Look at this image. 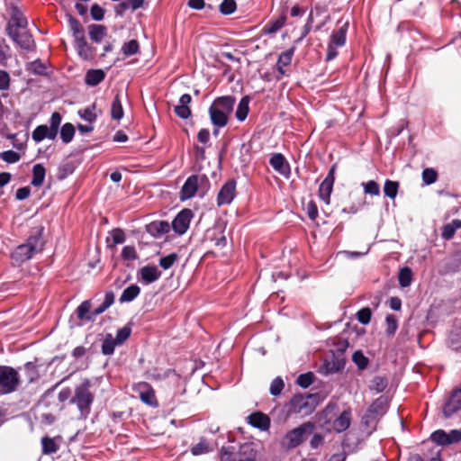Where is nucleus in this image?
Returning a JSON list of instances; mask_svg holds the SVG:
<instances>
[{"label": "nucleus", "mask_w": 461, "mask_h": 461, "mask_svg": "<svg viewBox=\"0 0 461 461\" xmlns=\"http://www.w3.org/2000/svg\"><path fill=\"white\" fill-rule=\"evenodd\" d=\"M294 53V49L290 48L289 50L282 52L279 55V58L277 59L276 67L278 73L281 76H284L285 74V68L291 64Z\"/></svg>", "instance_id": "nucleus-23"}, {"label": "nucleus", "mask_w": 461, "mask_h": 461, "mask_svg": "<svg viewBox=\"0 0 461 461\" xmlns=\"http://www.w3.org/2000/svg\"><path fill=\"white\" fill-rule=\"evenodd\" d=\"M249 97L247 95L243 96L238 104L236 113H235V116L238 121L243 122L247 118L249 111Z\"/></svg>", "instance_id": "nucleus-33"}, {"label": "nucleus", "mask_w": 461, "mask_h": 461, "mask_svg": "<svg viewBox=\"0 0 461 461\" xmlns=\"http://www.w3.org/2000/svg\"><path fill=\"white\" fill-rule=\"evenodd\" d=\"M144 0H125L120 5V8L125 10L131 8L132 10H136L142 6Z\"/></svg>", "instance_id": "nucleus-64"}, {"label": "nucleus", "mask_w": 461, "mask_h": 461, "mask_svg": "<svg viewBox=\"0 0 461 461\" xmlns=\"http://www.w3.org/2000/svg\"><path fill=\"white\" fill-rule=\"evenodd\" d=\"M285 21H286V17H285V15L283 14L280 17H278L276 20L268 23L264 27V32L267 34L275 33L277 31H279L281 28L284 27V25L285 24Z\"/></svg>", "instance_id": "nucleus-37"}, {"label": "nucleus", "mask_w": 461, "mask_h": 461, "mask_svg": "<svg viewBox=\"0 0 461 461\" xmlns=\"http://www.w3.org/2000/svg\"><path fill=\"white\" fill-rule=\"evenodd\" d=\"M113 246L122 244L125 241V234L121 229H114L111 231Z\"/></svg>", "instance_id": "nucleus-59"}, {"label": "nucleus", "mask_w": 461, "mask_h": 461, "mask_svg": "<svg viewBox=\"0 0 461 461\" xmlns=\"http://www.w3.org/2000/svg\"><path fill=\"white\" fill-rule=\"evenodd\" d=\"M28 71L32 72L34 75H46L47 74V67L46 64L41 62V60H35L31 62L27 68Z\"/></svg>", "instance_id": "nucleus-45"}, {"label": "nucleus", "mask_w": 461, "mask_h": 461, "mask_svg": "<svg viewBox=\"0 0 461 461\" xmlns=\"http://www.w3.org/2000/svg\"><path fill=\"white\" fill-rule=\"evenodd\" d=\"M430 438L433 442H435L438 445H440V446L448 445L447 432L444 431L443 429H438V430L434 431L431 434Z\"/></svg>", "instance_id": "nucleus-49"}, {"label": "nucleus", "mask_w": 461, "mask_h": 461, "mask_svg": "<svg viewBox=\"0 0 461 461\" xmlns=\"http://www.w3.org/2000/svg\"><path fill=\"white\" fill-rule=\"evenodd\" d=\"M314 396L312 394H296L290 401V411L301 415L312 413L315 408L312 403Z\"/></svg>", "instance_id": "nucleus-7"}, {"label": "nucleus", "mask_w": 461, "mask_h": 461, "mask_svg": "<svg viewBox=\"0 0 461 461\" xmlns=\"http://www.w3.org/2000/svg\"><path fill=\"white\" fill-rule=\"evenodd\" d=\"M459 411H461V389H456L444 404L443 415L446 418H451Z\"/></svg>", "instance_id": "nucleus-13"}, {"label": "nucleus", "mask_w": 461, "mask_h": 461, "mask_svg": "<svg viewBox=\"0 0 461 461\" xmlns=\"http://www.w3.org/2000/svg\"><path fill=\"white\" fill-rule=\"evenodd\" d=\"M133 390L138 393L140 399L149 406H156L157 400L154 390L146 382L138 383L134 385Z\"/></svg>", "instance_id": "nucleus-15"}, {"label": "nucleus", "mask_w": 461, "mask_h": 461, "mask_svg": "<svg viewBox=\"0 0 461 461\" xmlns=\"http://www.w3.org/2000/svg\"><path fill=\"white\" fill-rule=\"evenodd\" d=\"M398 278L402 287L409 286L412 280L411 270L409 267L401 268Z\"/></svg>", "instance_id": "nucleus-43"}, {"label": "nucleus", "mask_w": 461, "mask_h": 461, "mask_svg": "<svg viewBox=\"0 0 461 461\" xmlns=\"http://www.w3.org/2000/svg\"><path fill=\"white\" fill-rule=\"evenodd\" d=\"M131 328L128 326H125V327L118 330L116 338L114 339V340L117 342L118 345H122L128 339V338L131 335Z\"/></svg>", "instance_id": "nucleus-54"}, {"label": "nucleus", "mask_w": 461, "mask_h": 461, "mask_svg": "<svg viewBox=\"0 0 461 461\" xmlns=\"http://www.w3.org/2000/svg\"><path fill=\"white\" fill-rule=\"evenodd\" d=\"M75 48L78 55L87 60L93 58L92 48L87 44L85 35L74 40Z\"/></svg>", "instance_id": "nucleus-22"}, {"label": "nucleus", "mask_w": 461, "mask_h": 461, "mask_svg": "<svg viewBox=\"0 0 461 461\" xmlns=\"http://www.w3.org/2000/svg\"><path fill=\"white\" fill-rule=\"evenodd\" d=\"M61 123V115L55 112L51 114L50 117V125L49 128L54 132V134L58 135L59 127Z\"/></svg>", "instance_id": "nucleus-62"}, {"label": "nucleus", "mask_w": 461, "mask_h": 461, "mask_svg": "<svg viewBox=\"0 0 461 461\" xmlns=\"http://www.w3.org/2000/svg\"><path fill=\"white\" fill-rule=\"evenodd\" d=\"M1 158L7 163H16L20 160L21 156L14 150H6L0 154Z\"/></svg>", "instance_id": "nucleus-55"}, {"label": "nucleus", "mask_w": 461, "mask_h": 461, "mask_svg": "<svg viewBox=\"0 0 461 461\" xmlns=\"http://www.w3.org/2000/svg\"><path fill=\"white\" fill-rule=\"evenodd\" d=\"M258 452L252 443L240 445L237 450L221 449V461H257Z\"/></svg>", "instance_id": "nucleus-4"}, {"label": "nucleus", "mask_w": 461, "mask_h": 461, "mask_svg": "<svg viewBox=\"0 0 461 461\" xmlns=\"http://www.w3.org/2000/svg\"><path fill=\"white\" fill-rule=\"evenodd\" d=\"M461 228L460 220H453L450 223L443 226L441 236L445 240H450L455 235L456 231Z\"/></svg>", "instance_id": "nucleus-34"}, {"label": "nucleus", "mask_w": 461, "mask_h": 461, "mask_svg": "<svg viewBox=\"0 0 461 461\" xmlns=\"http://www.w3.org/2000/svg\"><path fill=\"white\" fill-rule=\"evenodd\" d=\"M422 180L427 185H431L437 180V172L432 168H425L422 171Z\"/></svg>", "instance_id": "nucleus-58"}, {"label": "nucleus", "mask_w": 461, "mask_h": 461, "mask_svg": "<svg viewBox=\"0 0 461 461\" xmlns=\"http://www.w3.org/2000/svg\"><path fill=\"white\" fill-rule=\"evenodd\" d=\"M43 249L42 229L35 228L24 244L19 245L12 253L14 260L23 263L32 258Z\"/></svg>", "instance_id": "nucleus-1"}, {"label": "nucleus", "mask_w": 461, "mask_h": 461, "mask_svg": "<svg viewBox=\"0 0 461 461\" xmlns=\"http://www.w3.org/2000/svg\"><path fill=\"white\" fill-rule=\"evenodd\" d=\"M56 137L54 132L45 124L37 126L32 133V138L36 143L42 141L44 139L53 140Z\"/></svg>", "instance_id": "nucleus-21"}, {"label": "nucleus", "mask_w": 461, "mask_h": 461, "mask_svg": "<svg viewBox=\"0 0 461 461\" xmlns=\"http://www.w3.org/2000/svg\"><path fill=\"white\" fill-rule=\"evenodd\" d=\"M351 421V411L346 410L340 413V415L333 421L332 427L337 432L345 431L350 425Z\"/></svg>", "instance_id": "nucleus-24"}, {"label": "nucleus", "mask_w": 461, "mask_h": 461, "mask_svg": "<svg viewBox=\"0 0 461 461\" xmlns=\"http://www.w3.org/2000/svg\"><path fill=\"white\" fill-rule=\"evenodd\" d=\"M386 332L388 335H393L398 328L397 320L393 315H388L385 319Z\"/></svg>", "instance_id": "nucleus-60"}, {"label": "nucleus", "mask_w": 461, "mask_h": 461, "mask_svg": "<svg viewBox=\"0 0 461 461\" xmlns=\"http://www.w3.org/2000/svg\"><path fill=\"white\" fill-rule=\"evenodd\" d=\"M310 429L309 424H303L288 431L281 441L282 447L289 450L301 445L306 439Z\"/></svg>", "instance_id": "nucleus-6"}, {"label": "nucleus", "mask_w": 461, "mask_h": 461, "mask_svg": "<svg viewBox=\"0 0 461 461\" xmlns=\"http://www.w3.org/2000/svg\"><path fill=\"white\" fill-rule=\"evenodd\" d=\"M313 382V375L312 373H306V374H303V375H300L297 378V384L303 387V388H307L308 386H310Z\"/></svg>", "instance_id": "nucleus-61"}, {"label": "nucleus", "mask_w": 461, "mask_h": 461, "mask_svg": "<svg viewBox=\"0 0 461 461\" xmlns=\"http://www.w3.org/2000/svg\"><path fill=\"white\" fill-rule=\"evenodd\" d=\"M285 384L282 378L276 377L275 378L270 384V393L274 396H276L281 393L284 389Z\"/></svg>", "instance_id": "nucleus-53"}, {"label": "nucleus", "mask_w": 461, "mask_h": 461, "mask_svg": "<svg viewBox=\"0 0 461 461\" xmlns=\"http://www.w3.org/2000/svg\"><path fill=\"white\" fill-rule=\"evenodd\" d=\"M387 379L384 376H375L370 384V389L376 393L383 392L387 386Z\"/></svg>", "instance_id": "nucleus-44"}, {"label": "nucleus", "mask_w": 461, "mask_h": 461, "mask_svg": "<svg viewBox=\"0 0 461 461\" xmlns=\"http://www.w3.org/2000/svg\"><path fill=\"white\" fill-rule=\"evenodd\" d=\"M236 195V182L229 180L221 188L217 196L218 206L230 204Z\"/></svg>", "instance_id": "nucleus-16"}, {"label": "nucleus", "mask_w": 461, "mask_h": 461, "mask_svg": "<svg viewBox=\"0 0 461 461\" xmlns=\"http://www.w3.org/2000/svg\"><path fill=\"white\" fill-rule=\"evenodd\" d=\"M91 303L88 300L84 301L77 308V316L82 322L94 321V316L92 312H90Z\"/></svg>", "instance_id": "nucleus-27"}, {"label": "nucleus", "mask_w": 461, "mask_h": 461, "mask_svg": "<svg viewBox=\"0 0 461 461\" xmlns=\"http://www.w3.org/2000/svg\"><path fill=\"white\" fill-rule=\"evenodd\" d=\"M207 184L208 179L205 176H190L185 182L180 191V199L182 201L190 199L194 196L198 190L199 185Z\"/></svg>", "instance_id": "nucleus-8"}, {"label": "nucleus", "mask_w": 461, "mask_h": 461, "mask_svg": "<svg viewBox=\"0 0 461 461\" xmlns=\"http://www.w3.org/2000/svg\"><path fill=\"white\" fill-rule=\"evenodd\" d=\"M75 134V128L73 124L67 122L60 130V138L64 143H68L73 140Z\"/></svg>", "instance_id": "nucleus-41"}, {"label": "nucleus", "mask_w": 461, "mask_h": 461, "mask_svg": "<svg viewBox=\"0 0 461 461\" xmlns=\"http://www.w3.org/2000/svg\"><path fill=\"white\" fill-rule=\"evenodd\" d=\"M347 30H348V23H345L337 31L332 32L329 43L331 45H334L336 47L343 46L346 42Z\"/></svg>", "instance_id": "nucleus-25"}, {"label": "nucleus", "mask_w": 461, "mask_h": 461, "mask_svg": "<svg viewBox=\"0 0 461 461\" xmlns=\"http://www.w3.org/2000/svg\"><path fill=\"white\" fill-rule=\"evenodd\" d=\"M371 315H372L371 310L369 308L366 307V308H362L361 310H359L357 312V318L360 323L368 324L371 320Z\"/></svg>", "instance_id": "nucleus-57"}, {"label": "nucleus", "mask_w": 461, "mask_h": 461, "mask_svg": "<svg viewBox=\"0 0 461 461\" xmlns=\"http://www.w3.org/2000/svg\"><path fill=\"white\" fill-rule=\"evenodd\" d=\"M46 170L41 164H36L32 167V179L31 184L33 186H41L45 178Z\"/></svg>", "instance_id": "nucleus-32"}, {"label": "nucleus", "mask_w": 461, "mask_h": 461, "mask_svg": "<svg viewBox=\"0 0 461 461\" xmlns=\"http://www.w3.org/2000/svg\"><path fill=\"white\" fill-rule=\"evenodd\" d=\"M194 214L192 210L184 209L177 213L172 221V228L176 233L183 235L189 228Z\"/></svg>", "instance_id": "nucleus-11"}, {"label": "nucleus", "mask_w": 461, "mask_h": 461, "mask_svg": "<svg viewBox=\"0 0 461 461\" xmlns=\"http://www.w3.org/2000/svg\"><path fill=\"white\" fill-rule=\"evenodd\" d=\"M119 346L111 334H107L102 344V353L106 356L113 354L114 348Z\"/></svg>", "instance_id": "nucleus-39"}, {"label": "nucleus", "mask_w": 461, "mask_h": 461, "mask_svg": "<svg viewBox=\"0 0 461 461\" xmlns=\"http://www.w3.org/2000/svg\"><path fill=\"white\" fill-rule=\"evenodd\" d=\"M271 167L280 175L288 178L291 174L290 165L281 153H275L270 158Z\"/></svg>", "instance_id": "nucleus-17"}, {"label": "nucleus", "mask_w": 461, "mask_h": 461, "mask_svg": "<svg viewBox=\"0 0 461 461\" xmlns=\"http://www.w3.org/2000/svg\"><path fill=\"white\" fill-rule=\"evenodd\" d=\"M140 289L137 285L128 286L120 296L121 303H129L133 301L139 294Z\"/></svg>", "instance_id": "nucleus-35"}, {"label": "nucleus", "mask_w": 461, "mask_h": 461, "mask_svg": "<svg viewBox=\"0 0 461 461\" xmlns=\"http://www.w3.org/2000/svg\"><path fill=\"white\" fill-rule=\"evenodd\" d=\"M192 97L189 94H184L180 96L178 104L175 106L176 114L181 119H188L191 116V109L189 104Z\"/></svg>", "instance_id": "nucleus-18"}, {"label": "nucleus", "mask_w": 461, "mask_h": 461, "mask_svg": "<svg viewBox=\"0 0 461 461\" xmlns=\"http://www.w3.org/2000/svg\"><path fill=\"white\" fill-rule=\"evenodd\" d=\"M190 451L194 456L208 454L213 451V445L206 438H201L199 442L191 447Z\"/></svg>", "instance_id": "nucleus-26"}, {"label": "nucleus", "mask_w": 461, "mask_h": 461, "mask_svg": "<svg viewBox=\"0 0 461 461\" xmlns=\"http://www.w3.org/2000/svg\"><path fill=\"white\" fill-rule=\"evenodd\" d=\"M236 2L234 0H223L220 5V11L223 14H231L236 10Z\"/></svg>", "instance_id": "nucleus-52"}, {"label": "nucleus", "mask_w": 461, "mask_h": 461, "mask_svg": "<svg viewBox=\"0 0 461 461\" xmlns=\"http://www.w3.org/2000/svg\"><path fill=\"white\" fill-rule=\"evenodd\" d=\"M122 258L125 260H135L137 252L133 246H125L122 250Z\"/></svg>", "instance_id": "nucleus-63"}, {"label": "nucleus", "mask_w": 461, "mask_h": 461, "mask_svg": "<svg viewBox=\"0 0 461 461\" xmlns=\"http://www.w3.org/2000/svg\"><path fill=\"white\" fill-rule=\"evenodd\" d=\"M42 452L46 455H50L58 451V446L55 441L50 438H42L41 439Z\"/></svg>", "instance_id": "nucleus-48"}, {"label": "nucleus", "mask_w": 461, "mask_h": 461, "mask_svg": "<svg viewBox=\"0 0 461 461\" xmlns=\"http://www.w3.org/2000/svg\"><path fill=\"white\" fill-rule=\"evenodd\" d=\"M20 383L17 371L11 366H0V393L7 394L14 392Z\"/></svg>", "instance_id": "nucleus-5"}, {"label": "nucleus", "mask_w": 461, "mask_h": 461, "mask_svg": "<svg viewBox=\"0 0 461 461\" xmlns=\"http://www.w3.org/2000/svg\"><path fill=\"white\" fill-rule=\"evenodd\" d=\"M105 74L101 69H90L86 72L85 82L86 85L95 86L104 79Z\"/></svg>", "instance_id": "nucleus-30"}, {"label": "nucleus", "mask_w": 461, "mask_h": 461, "mask_svg": "<svg viewBox=\"0 0 461 461\" xmlns=\"http://www.w3.org/2000/svg\"><path fill=\"white\" fill-rule=\"evenodd\" d=\"M69 28L73 33L74 40L85 35L81 23L75 18H69Z\"/></svg>", "instance_id": "nucleus-50"}, {"label": "nucleus", "mask_w": 461, "mask_h": 461, "mask_svg": "<svg viewBox=\"0 0 461 461\" xmlns=\"http://www.w3.org/2000/svg\"><path fill=\"white\" fill-rule=\"evenodd\" d=\"M111 116L116 121H119L123 117V108L119 95H115L112 103Z\"/></svg>", "instance_id": "nucleus-38"}, {"label": "nucleus", "mask_w": 461, "mask_h": 461, "mask_svg": "<svg viewBox=\"0 0 461 461\" xmlns=\"http://www.w3.org/2000/svg\"><path fill=\"white\" fill-rule=\"evenodd\" d=\"M8 36L21 48L25 50H32L35 47L34 40L27 28L14 32V34Z\"/></svg>", "instance_id": "nucleus-14"}, {"label": "nucleus", "mask_w": 461, "mask_h": 461, "mask_svg": "<svg viewBox=\"0 0 461 461\" xmlns=\"http://www.w3.org/2000/svg\"><path fill=\"white\" fill-rule=\"evenodd\" d=\"M335 169L336 166L333 165L319 187V196L326 204L330 203V198L335 180Z\"/></svg>", "instance_id": "nucleus-12"}, {"label": "nucleus", "mask_w": 461, "mask_h": 461, "mask_svg": "<svg viewBox=\"0 0 461 461\" xmlns=\"http://www.w3.org/2000/svg\"><path fill=\"white\" fill-rule=\"evenodd\" d=\"M113 303H114V294H113V292H106L105 295H104V302L97 308H95L92 312L94 319L97 315H99V314L103 313L104 312H105Z\"/></svg>", "instance_id": "nucleus-36"}, {"label": "nucleus", "mask_w": 461, "mask_h": 461, "mask_svg": "<svg viewBox=\"0 0 461 461\" xmlns=\"http://www.w3.org/2000/svg\"><path fill=\"white\" fill-rule=\"evenodd\" d=\"M170 230V225L167 221H154L148 226V231L154 237L166 234Z\"/></svg>", "instance_id": "nucleus-28"}, {"label": "nucleus", "mask_w": 461, "mask_h": 461, "mask_svg": "<svg viewBox=\"0 0 461 461\" xmlns=\"http://www.w3.org/2000/svg\"><path fill=\"white\" fill-rule=\"evenodd\" d=\"M235 104V98L232 96H221L216 98L209 108V114L212 123L222 128L227 125L229 115L232 113Z\"/></svg>", "instance_id": "nucleus-2"}, {"label": "nucleus", "mask_w": 461, "mask_h": 461, "mask_svg": "<svg viewBox=\"0 0 461 461\" xmlns=\"http://www.w3.org/2000/svg\"><path fill=\"white\" fill-rule=\"evenodd\" d=\"M387 409V400L384 396L375 399L369 406L364 416V421L366 425L373 423L378 417L384 415Z\"/></svg>", "instance_id": "nucleus-9"}, {"label": "nucleus", "mask_w": 461, "mask_h": 461, "mask_svg": "<svg viewBox=\"0 0 461 461\" xmlns=\"http://www.w3.org/2000/svg\"><path fill=\"white\" fill-rule=\"evenodd\" d=\"M352 359L361 370L367 366L368 359L360 351L355 352L352 356Z\"/></svg>", "instance_id": "nucleus-56"}, {"label": "nucleus", "mask_w": 461, "mask_h": 461, "mask_svg": "<svg viewBox=\"0 0 461 461\" xmlns=\"http://www.w3.org/2000/svg\"><path fill=\"white\" fill-rule=\"evenodd\" d=\"M249 423L257 429H259L261 430H267L269 429L270 426V420L269 418L261 412H255L250 414L248 417Z\"/></svg>", "instance_id": "nucleus-20"}, {"label": "nucleus", "mask_w": 461, "mask_h": 461, "mask_svg": "<svg viewBox=\"0 0 461 461\" xmlns=\"http://www.w3.org/2000/svg\"><path fill=\"white\" fill-rule=\"evenodd\" d=\"M160 276L161 272L155 266L143 267L140 271V280L146 285L158 280Z\"/></svg>", "instance_id": "nucleus-19"}, {"label": "nucleus", "mask_w": 461, "mask_h": 461, "mask_svg": "<svg viewBox=\"0 0 461 461\" xmlns=\"http://www.w3.org/2000/svg\"><path fill=\"white\" fill-rule=\"evenodd\" d=\"M448 344L455 350L461 348V321L452 329L448 338Z\"/></svg>", "instance_id": "nucleus-29"}, {"label": "nucleus", "mask_w": 461, "mask_h": 461, "mask_svg": "<svg viewBox=\"0 0 461 461\" xmlns=\"http://www.w3.org/2000/svg\"><path fill=\"white\" fill-rule=\"evenodd\" d=\"M27 27L28 21L23 12L17 7H13L11 18L6 26L7 34H14V32L26 29Z\"/></svg>", "instance_id": "nucleus-10"}, {"label": "nucleus", "mask_w": 461, "mask_h": 461, "mask_svg": "<svg viewBox=\"0 0 461 461\" xmlns=\"http://www.w3.org/2000/svg\"><path fill=\"white\" fill-rule=\"evenodd\" d=\"M78 115L89 123L95 122L97 115L95 113V104L86 107L83 110L78 111Z\"/></svg>", "instance_id": "nucleus-40"}, {"label": "nucleus", "mask_w": 461, "mask_h": 461, "mask_svg": "<svg viewBox=\"0 0 461 461\" xmlns=\"http://www.w3.org/2000/svg\"><path fill=\"white\" fill-rule=\"evenodd\" d=\"M177 259L178 255L176 253H171L159 259V266L165 270L169 269L177 261Z\"/></svg>", "instance_id": "nucleus-51"}, {"label": "nucleus", "mask_w": 461, "mask_h": 461, "mask_svg": "<svg viewBox=\"0 0 461 461\" xmlns=\"http://www.w3.org/2000/svg\"><path fill=\"white\" fill-rule=\"evenodd\" d=\"M140 46L136 40H131L125 42L122 47V51L125 56H131L139 52Z\"/></svg>", "instance_id": "nucleus-47"}, {"label": "nucleus", "mask_w": 461, "mask_h": 461, "mask_svg": "<svg viewBox=\"0 0 461 461\" xmlns=\"http://www.w3.org/2000/svg\"><path fill=\"white\" fill-rule=\"evenodd\" d=\"M399 188L398 182L386 180L384 186V193L391 199H394L397 195Z\"/></svg>", "instance_id": "nucleus-42"}, {"label": "nucleus", "mask_w": 461, "mask_h": 461, "mask_svg": "<svg viewBox=\"0 0 461 461\" xmlns=\"http://www.w3.org/2000/svg\"><path fill=\"white\" fill-rule=\"evenodd\" d=\"M89 380H84L80 384L75 387L74 395L70 402L77 405L81 415L86 417L90 412V407L94 401V395L90 391Z\"/></svg>", "instance_id": "nucleus-3"}, {"label": "nucleus", "mask_w": 461, "mask_h": 461, "mask_svg": "<svg viewBox=\"0 0 461 461\" xmlns=\"http://www.w3.org/2000/svg\"><path fill=\"white\" fill-rule=\"evenodd\" d=\"M91 41L99 43L106 34V28L101 24H91L88 27Z\"/></svg>", "instance_id": "nucleus-31"}, {"label": "nucleus", "mask_w": 461, "mask_h": 461, "mask_svg": "<svg viewBox=\"0 0 461 461\" xmlns=\"http://www.w3.org/2000/svg\"><path fill=\"white\" fill-rule=\"evenodd\" d=\"M361 186L364 189V193L366 194L370 195H379L380 194V187L379 185L375 180H370L368 182H363Z\"/></svg>", "instance_id": "nucleus-46"}]
</instances>
